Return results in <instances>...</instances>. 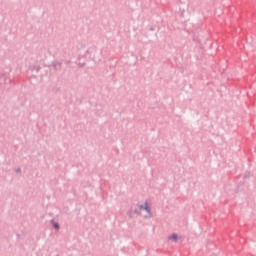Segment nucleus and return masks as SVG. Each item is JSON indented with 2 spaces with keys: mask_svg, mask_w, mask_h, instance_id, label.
I'll list each match as a JSON object with an SVG mask.
<instances>
[{
  "mask_svg": "<svg viewBox=\"0 0 256 256\" xmlns=\"http://www.w3.org/2000/svg\"><path fill=\"white\" fill-rule=\"evenodd\" d=\"M168 239L174 241V242H177L178 241V235L177 234H172L168 237Z\"/></svg>",
  "mask_w": 256,
  "mask_h": 256,
  "instance_id": "2",
  "label": "nucleus"
},
{
  "mask_svg": "<svg viewBox=\"0 0 256 256\" xmlns=\"http://www.w3.org/2000/svg\"><path fill=\"white\" fill-rule=\"evenodd\" d=\"M146 212V216H150V207L148 205L147 202H145L144 204L140 205V212Z\"/></svg>",
  "mask_w": 256,
  "mask_h": 256,
  "instance_id": "1",
  "label": "nucleus"
},
{
  "mask_svg": "<svg viewBox=\"0 0 256 256\" xmlns=\"http://www.w3.org/2000/svg\"><path fill=\"white\" fill-rule=\"evenodd\" d=\"M55 229H59V225L57 223L54 224Z\"/></svg>",
  "mask_w": 256,
  "mask_h": 256,
  "instance_id": "3",
  "label": "nucleus"
}]
</instances>
